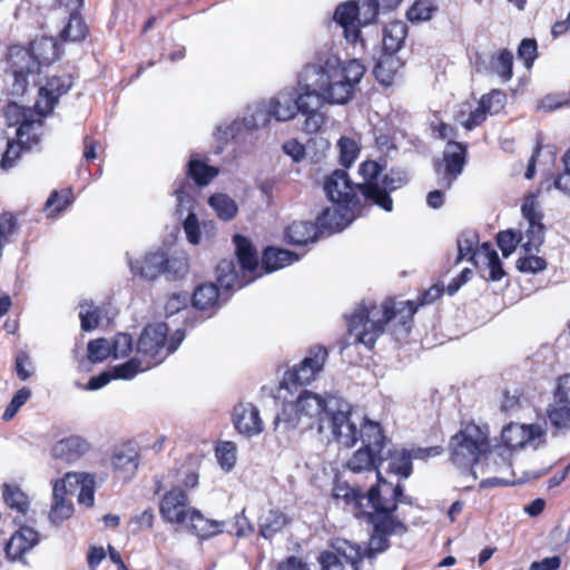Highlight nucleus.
I'll list each match as a JSON object with an SVG mask.
<instances>
[{
    "label": "nucleus",
    "mask_w": 570,
    "mask_h": 570,
    "mask_svg": "<svg viewBox=\"0 0 570 570\" xmlns=\"http://www.w3.org/2000/svg\"><path fill=\"white\" fill-rule=\"evenodd\" d=\"M219 291L214 283L199 285L193 296V304L197 309L209 311L210 314L217 308L219 302Z\"/></svg>",
    "instance_id": "nucleus-35"
},
{
    "label": "nucleus",
    "mask_w": 570,
    "mask_h": 570,
    "mask_svg": "<svg viewBox=\"0 0 570 570\" xmlns=\"http://www.w3.org/2000/svg\"><path fill=\"white\" fill-rule=\"evenodd\" d=\"M31 395V391L27 387L20 389L12 397L11 402L6 407L2 420L10 421L14 417L19 409L28 401Z\"/></svg>",
    "instance_id": "nucleus-56"
},
{
    "label": "nucleus",
    "mask_w": 570,
    "mask_h": 570,
    "mask_svg": "<svg viewBox=\"0 0 570 570\" xmlns=\"http://www.w3.org/2000/svg\"><path fill=\"white\" fill-rule=\"evenodd\" d=\"M317 229L311 222H294L286 229V238L294 245H307L316 240Z\"/></svg>",
    "instance_id": "nucleus-39"
},
{
    "label": "nucleus",
    "mask_w": 570,
    "mask_h": 570,
    "mask_svg": "<svg viewBox=\"0 0 570 570\" xmlns=\"http://www.w3.org/2000/svg\"><path fill=\"white\" fill-rule=\"evenodd\" d=\"M478 243V236L473 232L462 233L456 240L458 256L455 264L470 255V261L481 273L489 272L488 279L498 282L504 276L501 261L498 253L492 248L490 243H483L479 248L474 249ZM485 277L484 274H482Z\"/></svg>",
    "instance_id": "nucleus-10"
},
{
    "label": "nucleus",
    "mask_w": 570,
    "mask_h": 570,
    "mask_svg": "<svg viewBox=\"0 0 570 570\" xmlns=\"http://www.w3.org/2000/svg\"><path fill=\"white\" fill-rule=\"evenodd\" d=\"M451 461L461 469H470L489 452L488 434L480 426L469 424L450 443Z\"/></svg>",
    "instance_id": "nucleus-9"
},
{
    "label": "nucleus",
    "mask_w": 570,
    "mask_h": 570,
    "mask_svg": "<svg viewBox=\"0 0 570 570\" xmlns=\"http://www.w3.org/2000/svg\"><path fill=\"white\" fill-rule=\"evenodd\" d=\"M187 175L198 186H206L218 175V169L206 165L202 160L191 158L187 166Z\"/></svg>",
    "instance_id": "nucleus-43"
},
{
    "label": "nucleus",
    "mask_w": 570,
    "mask_h": 570,
    "mask_svg": "<svg viewBox=\"0 0 570 570\" xmlns=\"http://www.w3.org/2000/svg\"><path fill=\"white\" fill-rule=\"evenodd\" d=\"M415 312L416 306L411 301L399 304L393 302H385L382 305L375 303L361 304L347 318L350 336L356 343L372 348L382 335L387 322L396 320L399 324L405 326Z\"/></svg>",
    "instance_id": "nucleus-4"
},
{
    "label": "nucleus",
    "mask_w": 570,
    "mask_h": 570,
    "mask_svg": "<svg viewBox=\"0 0 570 570\" xmlns=\"http://www.w3.org/2000/svg\"><path fill=\"white\" fill-rule=\"evenodd\" d=\"M33 146H26L18 141L16 142L12 139L8 140V145L3 148V151L1 154V160H0V168L2 169H9L13 167L14 163L20 156V153L22 149H31Z\"/></svg>",
    "instance_id": "nucleus-49"
},
{
    "label": "nucleus",
    "mask_w": 570,
    "mask_h": 570,
    "mask_svg": "<svg viewBox=\"0 0 570 570\" xmlns=\"http://www.w3.org/2000/svg\"><path fill=\"white\" fill-rule=\"evenodd\" d=\"M287 523L286 515L277 510L271 509L259 518V532L265 539L273 538Z\"/></svg>",
    "instance_id": "nucleus-41"
},
{
    "label": "nucleus",
    "mask_w": 570,
    "mask_h": 570,
    "mask_svg": "<svg viewBox=\"0 0 570 570\" xmlns=\"http://www.w3.org/2000/svg\"><path fill=\"white\" fill-rule=\"evenodd\" d=\"M88 32L87 26L82 18L76 13L70 14L66 27L60 36L63 40L79 41L85 39Z\"/></svg>",
    "instance_id": "nucleus-46"
},
{
    "label": "nucleus",
    "mask_w": 570,
    "mask_h": 570,
    "mask_svg": "<svg viewBox=\"0 0 570 570\" xmlns=\"http://www.w3.org/2000/svg\"><path fill=\"white\" fill-rule=\"evenodd\" d=\"M69 492L66 481L58 480L53 484L52 505L49 518L53 523H60L73 513V504L66 495Z\"/></svg>",
    "instance_id": "nucleus-28"
},
{
    "label": "nucleus",
    "mask_w": 570,
    "mask_h": 570,
    "mask_svg": "<svg viewBox=\"0 0 570 570\" xmlns=\"http://www.w3.org/2000/svg\"><path fill=\"white\" fill-rule=\"evenodd\" d=\"M159 512L166 522L183 524L199 538H208L222 532V523L206 519L202 512L189 505L186 491L174 485L160 500Z\"/></svg>",
    "instance_id": "nucleus-5"
},
{
    "label": "nucleus",
    "mask_w": 570,
    "mask_h": 570,
    "mask_svg": "<svg viewBox=\"0 0 570 570\" xmlns=\"http://www.w3.org/2000/svg\"><path fill=\"white\" fill-rule=\"evenodd\" d=\"M361 439L363 448L354 452L346 466L353 473L380 472L383 465L385 436L379 423L370 421L362 415L357 421V440Z\"/></svg>",
    "instance_id": "nucleus-6"
},
{
    "label": "nucleus",
    "mask_w": 570,
    "mask_h": 570,
    "mask_svg": "<svg viewBox=\"0 0 570 570\" xmlns=\"http://www.w3.org/2000/svg\"><path fill=\"white\" fill-rule=\"evenodd\" d=\"M111 464L118 478L128 481L135 475L138 469V451L132 445H122L114 452Z\"/></svg>",
    "instance_id": "nucleus-26"
},
{
    "label": "nucleus",
    "mask_w": 570,
    "mask_h": 570,
    "mask_svg": "<svg viewBox=\"0 0 570 570\" xmlns=\"http://www.w3.org/2000/svg\"><path fill=\"white\" fill-rule=\"evenodd\" d=\"M501 438L507 449L498 453L500 461L494 460L493 466L490 463L487 464L488 473L509 470L511 466V450L521 449L525 445L538 448L543 438V431L539 425L509 424L502 430Z\"/></svg>",
    "instance_id": "nucleus-11"
},
{
    "label": "nucleus",
    "mask_w": 570,
    "mask_h": 570,
    "mask_svg": "<svg viewBox=\"0 0 570 570\" xmlns=\"http://www.w3.org/2000/svg\"><path fill=\"white\" fill-rule=\"evenodd\" d=\"M338 148L342 165L345 167H350L360 153L357 142L352 138L342 137L338 140Z\"/></svg>",
    "instance_id": "nucleus-52"
},
{
    "label": "nucleus",
    "mask_w": 570,
    "mask_h": 570,
    "mask_svg": "<svg viewBox=\"0 0 570 570\" xmlns=\"http://www.w3.org/2000/svg\"><path fill=\"white\" fill-rule=\"evenodd\" d=\"M274 119L269 100H262L247 108L245 116V127L247 131H252L264 127Z\"/></svg>",
    "instance_id": "nucleus-32"
},
{
    "label": "nucleus",
    "mask_w": 570,
    "mask_h": 570,
    "mask_svg": "<svg viewBox=\"0 0 570 570\" xmlns=\"http://www.w3.org/2000/svg\"><path fill=\"white\" fill-rule=\"evenodd\" d=\"M165 274L170 278H179L186 275L188 271L187 261L185 257H171L165 262Z\"/></svg>",
    "instance_id": "nucleus-58"
},
{
    "label": "nucleus",
    "mask_w": 570,
    "mask_h": 570,
    "mask_svg": "<svg viewBox=\"0 0 570 570\" xmlns=\"http://www.w3.org/2000/svg\"><path fill=\"white\" fill-rule=\"evenodd\" d=\"M236 256L242 268V276L236 272L233 259H223L217 265V282L225 289L242 288L255 279L254 272L258 268V256L249 240L240 235L234 236Z\"/></svg>",
    "instance_id": "nucleus-7"
},
{
    "label": "nucleus",
    "mask_w": 570,
    "mask_h": 570,
    "mask_svg": "<svg viewBox=\"0 0 570 570\" xmlns=\"http://www.w3.org/2000/svg\"><path fill=\"white\" fill-rule=\"evenodd\" d=\"M209 206L223 220L233 219L238 213V206L233 198L226 194H214L208 199Z\"/></svg>",
    "instance_id": "nucleus-42"
},
{
    "label": "nucleus",
    "mask_w": 570,
    "mask_h": 570,
    "mask_svg": "<svg viewBox=\"0 0 570 570\" xmlns=\"http://www.w3.org/2000/svg\"><path fill=\"white\" fill-rule=\"evenodd\" d=\"M357 207H347L344 204L334 203L318 216L317 222L321 228H328L338 232L348 226L355 218Z\"/></svg>",
    "instance_id": "nucleus-25"
},
{
    "label": "nucleus",
    "mask_w": 570,
    "mask_h": 570,
    "mask_svg": "<svg viewBox=\"0 0 570 570\" xmlns=\"http://www.w3.org/2000/svg\"><path fill=\"white\" fill-rule=\"evenodd\" d=\"M548 420L558 430L570 428V405L560 403L554 396V402L548 407Z\"/></svg>",
    "instance_id": "nucleus-44"
},
{
    "label": "nucleus",
    "mask_w": 570,
    "mask_h": 570,
    "mask_svg": "<svg viewBox=\"0 0 570 570\" xmlns=\"http://www.w3.org/2000/svg\"><path fill=\"white\" fill-rule=\"evenodd\" d=\"M321 570H360L362 548L345 539H335L330 548L318 556Z\"/></svg>",
    "instance_id": "nucleus-13"
},
{
    "label": "nucleus",
    "mask_w": 570,
    "mask_h": 570,
    "mask_svg": "<svg viewBox=\"0 0 570 570\" xmlns=\"http://www.w3.org/2000/svg\"><path fill=\"white\" fill-rule=\"evenodd\" d=\"M111 344V352L115 358L127 356L132 350V338L126 333L117 334Z\"/></svg>",
    "instance_id": "nucleus-57"
},
{
    "label": "nucleus",
    "mask_w": 570,
    "mask_h": 570,
    "mask_svg": "<svg viewBox=\"0 0 570 570\" xmlns=\"http://www.w3.org/2000/svg\"><path fill=\"white\" fill-rule=\"evenodd\" d=\"M335 499H343L346 504H353L355 510H363L365 494L358 490L348 485H336L333 491Z\"/></svg>",
    "instance_id": "nucleus-47"
},
{
    "label": "nucleus",
    "mask_w": 570,
    "mask_h": 570,
    "mask_svg": "<svg viewBox=\"0 0 570 570\" xmlns=\"http://www.w3.org/2000/svg\"><path fill=\"white\" fill-rule=\"evenodd\" d=\"M234 425L240 434L257 435L263 431L258 409L252 403H240L234 410Z\"/></svg>",
    "instance_id": "nucleus-23"
},
{
    "label": "nucleus",
    "mask_w": 570,
    "mask_h": 570,
    "mask_svg": "<svg viewBox=\"0 0 570 570\" xmlns=\"http://www.w3.org/2000/svg\"><path fill=\"white\" fill-rule=\"evenodd\" d=\"M521 239V234L511 229L500 232L497 236L498 246L504 257H509L513 253Z\"/></svg>",
    "instance_id": "nucleus-54"
},
{
    "label": "nucleus",
    "mask_w": 570,
    "mask_h": 570,
    "mask_svg": "<svg viewBox=\"0 0 570 570\" xmlns=\"http://www.w3.org/2000/svg\"><path fill=\"white\" fill-rule=\"evenodd\" d=\"M149 368L140 356H136L121 365L115 366L112 373L115 379L130 380L138 373Z\"/></svg>",
    "instance_id": "nucleus-48"
},
{
    "label": "nucleus",
    "mask_w": 570,
    "mask_h": 570,
    "mask_svg": "<svg viewBox=\"0 0 570 570\" xmlns=\"http://www.w3.org/2000/svg\"><path fill=\"white\" fill-rule=\"evenodd\" d=\"M3 499L6 504L14 510L18 515L14 518L17 523H20L19 517H24L30 508V501L28 497L17 485L4 484L3 485Z\"/></svg>",
    "instance_id": "nucleus-37"
},
{
    "label": "nucleus",
    "mask_w": 570,
    "mask_h": 570,
    "mask_svg": "<svg viewBox=\"0 0 570 570\" xmlns=\"http://www.w3.org/2000/svg\"><path fill=\"white\" fill-rule=\"evenodd\" d=\"M88 358L92 363L102 362L110 355L111 344L107 338H97L92 340L88 343Z\"/></svg>",
    "instance_id": "nucleus-50"
},
{
    "label": "nucleus",
    "mask_w": 570,
    "mask_h": 570,
    "mask_svg": "<svg viewBox=\"0 0 570 570\" xmlns=\"http://www.w3.org/2000/svg\"><path fill=\"white\" fill-rule=\"evenodd\" d=\"M561 559L558 556L544 558L541 561L532 562L529 570H558Z\"/></svg>",
    "instance_id": "nucleus-64"
},
{
    "label": "nucleus",
    "mask_w": 570,
    "mask_h": 570,
    "mask_svg": "<svg viewBox=\"0 0 570 570\" xmlns=\"http://www.w3.org/2000/svg\"><path fill=\"white\" fill-rule=\"evenodd\" d=\"M299 256L291 250L282 248H267L263 254V266L266 272L286 267L298 261Z\"/></svg>",
    "instance_id": "nucleus-38"
},
{
    "label": "nucleus",
    "mask_w": 570,
    "mask_h": 570,
    "mask_svg": "<svg viewBox=\"0 0 570 570\" xmlns=\"http://www.w3.org/2000/svg\"><path fill=\"white\" fill-rule=\"evenodd\" d=\"M38 542L39 533L30 527L22 525L6 544L4 551L7 558L11 561L20 560L23 554L37 546Z\"/></svg>",
    "instance_id": "nucleus-24"
},
{
    "label": "nucleus",
    "mask_w": 570,
    "mask_h": 570,
    "mask_svg": "<svg viewBox=\"0 0 570 570\" xmlns=\"http://www.w3.org/2000/svg\"><path fill=\"white\" fill-rule=\"evenodd\" d=\"M384 166L374 160L361 164L358 174L363 178L360 184H353L345 170L337 169L330 175L324 184V190L333 203L344 204L347 207H357L360 196L365 200L380 206L386 212L393 209V200L390 193L401 188L409 181L405 171L392 169L384 174Z\"/></svg>",
    "instance_id": "nucleus-3"
},
{
    "label": "nucleus",
    "mask_w": 570,
    "mask_h": 570,
    "mask_svg": "<svg viewBox=\"0 0 570 570\" xmlns=\"http://www.w3.org/2000/svg\"><path fill=\"white\" fill-rule=\"evenodd\" d=\"M387 462L385 470L391 473L409 478L412 473V454L406 450L387 451L383 463Z\"/></svg>",
    "instance_id": "nucleus-33"
},
{
    "label": "nucleus",
    "mask_w": 570,
    "mask_h": 570,
    "mask_svg": "<svg viewBox=\"0 0 570 570\" xmlns=\"http://www.w3.org/2000/svg\"><path fill=\"white\" fill-rule=\"evenodd\" d=\"M517 267L522 273L534 274L546 269L547 263L542 257H539L533 253H525L524 257L518 259Z\"/></svg>",
    "instance_id": "nucleus-55"
},
{
    "label": "nucleus",
    "mask_w": 570,
    "mask_h": 570,
    "mask_svg": "<svg viewBox=\"0 0 570 570\" xmlns=\"http://www.w3.org/2000/svg\"><path fill=\"white\" fill-rule=\"evenodd\" d=\"M402 66L403 60L397 53L383 51L374 66L373 72L381 83L389 86Z\"/></svg>",
    "instance_id": "nucleus-31"
},
{
    "label": "nucleus",
    "mask_w": 570,
    "mask_h": 570,
    "mask_svg": "<svg viewBox=\"0 0 570 570\" xmlns=\"http://www.w3.org/2000/svg\"><path fill=\"white\" fill-rule=\"evenodd\" d=\"M334 20L343 28L345 39L355 47L357 42L362 50L365 49V41L361 37L360 8L356 2L348 1L340 4L334 13Z\"/></svg>",
    "instance_id": "nucleus-20"
},
{
    "label": "nucleus",
    "mask_w": 570,
    "mask_h": 570,
    "mask_svg": "<svg viewBox=\"0 0 570 570\" xmlns=\"http://www.w3.org/2000/svg\"><path fill=\"white\" fill-rule=\"evenodd\" d=\"M305 89L298 82V91L293 88H286L271 97L269 104L273 116L276 121H288L301 112L302 99L305 98Z\"/></svg>",
    "instance_id": "nucleus-17"
},
{
    "label": "nucleus",
    "mask_w": 570,
    "mask_h": 570,
    "mask_svg": "<svg viewBox=\"0 0 570 570\" xmlns=\"http://www.w3.org/2000/svg\"><path fill=\"white\" fill-rule=\"evenodd\" d=\"M167 332L168 326L165 323L148 325L142 331L137 344V354L145 361L147 367L161 363L178 348L185 337L184 332L177 330L168 340Z\"/></svg>",
    "instance_id": "nucleus-8"
},
{
    "label": "nucleus",
    "mask_w": 570,
    "mask_h": 570,
    "mask_svg": "<svg viewBox=\"0 0 570 570\" xmlns=\"http://www.w3.org/2000/svg\"><path fill=\"white\" fill-rule=\"evenodd\" d=\"M4 117L8 126H19L16 135L20 142L26 146H36L42 135L43 121L35 118L33 111L17 102L8 104L4 109Z\"/></svg>",
    "instance_id": "nucleus-14"
},
{
    "label": "nucleus",
    "mask_w": 570,
    "mask_h": 570,
    "mask_svg": "<svg viewBox=\"0 0 570 570\" xmlns=\"http://www.w3.org/2000/svg\"><path fill=\"white\" fill-rule=\"evenodd\" d=\"M184 230L189 243L196 245L200 240L199 224L194 213H188L184 220Z\"/></svg>",
    "instance_id": "nucleus-61"
},
{
    "label": "nucleus",
    "mask_w": 570,
    "mask_h": 570,
    "mask_svg": "<svg viewBox=\"0 0 570 570\" xmlns=\"http://www.w3.org/2000/svg\"><path fill=\"white\" fill-rule=\"evenodd\" d=\"M79 317L81 321V328L83 331H91L98 325V313L92 304H81Z\"/></svg>",
    "instance_id": "nucleus-59"
},
{
    "label": "nucleus",
    "mask_w": 570,
    "mask_h": 570,
    "mask_svg": "<svg viewBox=\"0 0 570 570\" xmlns=\"http://www.w3.org/2000/svg\"><path fill=\"white\" fill-rule=\"evenodd\" d=\"M435 8L432 6L430 0H417L407 10L406 17L412 22H421L429 20Z\"/></svg>",
    "instance_id": "nucleus-53"
},
{
    "label": "nucleus",
    "mask_w": 570,
    "mask_h": 570,
    "mask_svg": "<svg viewBox=\"0 0 570 570\" xmlns=\"http://www.w3.org/2000/svg\"><path fill=\"white\" fill-rule=\"evenodd\" d=\"M518 55L520 59L524 60L525 67L530 68L537 57V42L532 39H524L521 41Z\"/></svg>",
    "instance_id": "nucleus-60"
},
{
    "label": "nucleus",
    "mask_w": 570,
    "mask_h": 570,
    "mask_svg": "<svg viewBox=\"0 0 570 570\" xmlns=\"http://www.w3.org/2000/svg\"><path fill=\"white\" fill-rule=\"evenodd\" d=\"M361 420L362 414L354 412L342 397L305 390L294 402L283 405L273 424L275 432L283 435L294 430L330 431L340 444L351 448L357 441V421Z\"/></svg>",
    "instance_id": "nucleus-1"
},
{
    "label": "nucleus",
    "mask_w": 570,
    "mask_h": 570,
    "mask_svg": "<svg viewBox=\"0 0 570 570\" xmlns=\"http://www.w3.org/2000/svg\"><path fill=\"white\" fill-rule=\"evenodd\" d=\"M30 50L39 67L52 63L59 56L56 41L48 37L35 39L30 45Z\"/></svg>",
    "instance_id": "nucleus-34"
},
{
    "label": "nucleus",
    "mask_w": 570,
    "mask_h": 570,
    "mask_svg": "<svg viewBox=\"0 0 570 570\" xmlns=\"http://www.w3.org/2000/svg\"><path fill=\"white\" fill-rule=\"evenodd\" d=\"M71 87L68 78L52 77L45 86L39 88L38 99L35 108L39 116H47L52 112L60 96L67 94Z\"/></svg>",
    "instance_id": "nucleus-21"
},
{
    "label": "nucleus",
    "mask_w": 570,
    "mask_h": 570,
    "mask_svg": "<svg viewBox=\"0 0 570 570\" xmlns=\"http://www.w3.org/2000/svg\"><path fill=\"white\" fill-rule=\"evenodd\" d=\"M327 358V350L323 346L312 347L307 355L285 373L286 383L307 385L323 371Z\"/></svg>",
    "instance_id": "nucleus-15"
},
{
    "label": "nucleus",
    "mask_w": 570,
    "mask_h": 570,
    "mask_svg": "<svg viewBox=\"0 0 570 570\" xmlns=\"http://www.w3.org/2000/svg\"><path fill=\"white\" fill-rule=\"evenodd\" d=\"M9 60L14 77V91L23 94L27 87V77L39 72L37 63L30 49L12 47L9 50Z\"/></svg>",
    "instance_id": "nucleus-18"
},
{
    "label": "nucleus",
    "mask_w": 570,
    "mask_h": 570,
    "mask_svg": "<svg viewBox=\"0 0 570 570\" xmlns=\"http://www.w3.org/2000/svg\"><path fill=\"white\" fill-rule=\"evenodd\" d=\"M277 570H311L308 564L304 562L301 558L295 556H291L286 558L284 561L279 562L277 566Z\"/></svg>",
    "instance_id": "nucleus-63"
},
{
    "label": "nucleus",
    "mask_w": 570,
    "mask_h": 570,
    "mask_svg": "<svg viewBox=\"0 0 570 570\" xmlns=\"http://www.w3.org/2000/svg\"><path fill=\"white\" fill-rule=\"evenodd\" d=\"M399 495H402V487L386 482L382 479L381 472H377V484L367 491L364 500L373 509L372 512H366L368 520L380 519L385 521L397 519L394 515V511L397 508Z\"/></svg>",
    "instance_id": "nucleus-12"
},
{
    "label": "nucleus",
    "mask_w": 570,
    "mask_h": 570,
    "mask_svg": "<svg viewBox=\"0 0 570 570\" xmlns=\"http://www.w3.org/2000/svg\"><path fill=\"white\" fill-rule=\"evenodd\" d=\"M67 487L71 491L79 487L78 502L86 507H92L95 503V478L89 473L69 472L65 475Z\"/></svg>",
    "instance_id": "nucleus-30"
},
{
    "label": "nucleus",
    "mask_w": 570,
    "mask_h": 570,
    "mask_svg": "<svg viewBox=\"0 0 570 570\" xmlns=\"http://www.w3.org/2000/svg\"><path fill=\"white\" fill-rule=\"evenodd\" d=\"M407 35V27L404 22L394 21L389 23L383 31V51L395 52L403 47Z\"/></svg>",
    "instance_id": "nucleus-36"
},
{
    "label": "nucleus",
    "mask_w": 570,
    "mask_h": 570,
    "mask_svg": "<svg viewBox=\"0 0 570 570\" xmlns=\"http://www.w3.org/2000/svg\"><path fill=\"white\" fill-rule=\"evenodd\" d=\"M166 255L163 252L147 254L144 259L129 261L130 269L145 279L153 281L165 272Z\"/></svg>",
    "instance_id": "nucleus-29"
},
{
    "label": "nucleus",
    "mask_w": 570,
    "mask_h": 570,
    "mask_svg": "<svg viewBox=\"0 0 570 570\" xmlns=\"http://www.w3.org/2000/svg\"><path fill=\"white\" fill-rule=\"evenodd\" d=\"M443 177L439 181V185L449 189L463 170L465 164V147L460 142H449L443 154Z\"/></svg>",
    "instance_id": "nucleus-22"
},
{
    "label": "nucleus",
    "mask_w": 570,
    "mask_h": 570,
    "mask_svg": "<svg viewBox=\"0 0 570 570\" xmlns=\"http://www.w3.org/2000/svg\"><path fill=\"white\" fill-rule=\"evenodd\" d=\"M495 101L499 107L502 106L504 96L500 91H492L490 95L482 97L480 106L471 111L469 119L463 124L469 130L479 126L485 120L487 112H492V101Z\"/></svg>",
    "instance_id": "nucleus-40"
},
{
    "label": "nucleus",
    "mask_w": 570,
    "mask_h": 570,
    "mask_svg": "<svg viewBox=\"0 0 570 570\" xmlns=\"http://www.w3.org/2000/svg\"><path fill=\"white\" fill-rule=\"evenodd\" d=\"M216 456L222 469L229 471L236 463V445L226 441L216 448Z\"/></svg>",
    "instance_id": "nucleus-51"
},
{
    "label": "nucleus",
    "mask_w": 570,
    "mask_h": 570,
    "mask_svg": "<svg viewBox=\"0 0 570 570\" xmlns=\"http://www.w3.org/2000/svg\"><path fill=\"white\" fill-rule=\"evenodd\" d=\"M90 443L78 435L62 439L55 443L51 454L55 459L73 462L90 451Z\"/></svg>",
    "instance_id": "nucleus-27"
},
{
    "label": "nucleus",
    "mask_w": 570,
    "mask_h": 570,
    "mask_svg": "<svg viewBox=\"0 0 570 570\" xmlns=\"http://www.w3.org/2000/svg\"><path fill=\"white\" fill-rule=\"evenodd\" d=\"M521 212L529 224L525 232L527 242L522 247L525 253H533L538 250L544 242V226L541 223L542 214L538 210L533 195H529L524 199Z\"/></svg>",
    "instance_id": "nucleus-19"
},
{
    "label": "nucleus",
    "mask_w": 570,
    "mask_h": 570,
    "mask_svg": "<svg viewBox=\"0 0 570 570\" xmlns=\"http://www.w3.org/2000/svg\"><path fill=\"white\" fill-rule=\"evenodd\" d=\"M365 70L358 59L342 65L336 57H330L323 63L305 66L299 73V83L305 89L301 105V114L305 117L303 130L307 134L321 130L326 122L322 106L347 104Z\"/></svg>",
    "instance_id": "nucleus-2"
},
{
    "label": "nucleus",
    "mask_w": 570,
    "mask_h": 570,
    "mask_svg": "<svg viewBox=\"0 0 570 570\" xmlns=\"http://www.w3.org/2000/svg\"><path fill=\"white\" fill-rule=\"evenodd\" d=\"M373 525V532L368 540L367 548L362 549V559L364 557L373 558L377 553L385 551L389 546V537L399 532H404L405 527L399 519H389L382 521L380 519L368 520Z\"/></svg>",
    "instance_id": "nucleus-16"
},
{
    "label": "nucleus",
    "mask_w": 570,
    "mask_h": 570,
    "mask_svg": "<svg viewBox=\"0 0 570 570\" xmlns=\"http://www.w3.org/2000/svg\"><path fill=\"white\" fill-rule=\"evenodd\" d=\"M491 70L497 73L503 81H509L512 78L513 55L511 51L503 49L497 56L491 58Z\"/></svg>",
    "instance_id": "nucleus-45"
},
{
    "label": "nucleus",
    "mask_w": 570,
    "mask_h": 570,
    "mask_svg": "<svg viewBox=\"0 0 570 570\" xmlns=\"http://www.w3.org/2000/svg\"><path fill=\"white\" fill-rule=\"evenodd\" d=\"M189 296L187 293H178L169 296L165 312L167 316L174 315L187 306Z\"/></svg>",
    "instance_id": "nucleus-62"
}]
</instances>
